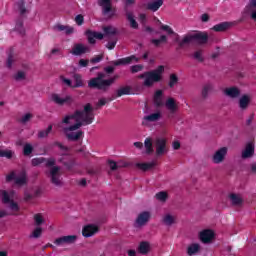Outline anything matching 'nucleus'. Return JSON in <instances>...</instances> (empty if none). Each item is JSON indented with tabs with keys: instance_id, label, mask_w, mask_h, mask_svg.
Listing matches in <instances>:
<instances>
[{
	"instance_id": "4",
	"label": "nucleus",
	"mask_w": 256,
	"mask_h": 256,
	"mask_svg": "<svg viewBox=\"0 0 256 256\" xmlns=\"http://www.w3.org/2000/svg\"><path fill=\"white\" fill-rule=\"evenodd\" d=\"M117 79H119V76L115 75L114 77L105 80V74L100 73L96 78H92L89 81L88 87L92 89H100V91H107L109 87H111L113 83L117 81Z\"/></svg>"
},
{
	"instance_id": "40",
	"label": "nucleus",
	"mask_w": 256,
	"mask_h": 256,
	"mask_svg": "<svg viewBox=\"0 0 256 256\" xmlns=\"http://www.w3.org/2000/svg\"><path fill=\"white\" fill-rule=\"evenodd\" d=\"M15 152L9 149H0V157H5L6 159H13Z\"/></svg>"
},
{
	"instance_id": "60",
	"label": "nucleus",
	"mask_w": 256,
	"mask_h": 256,
	"mask_svg": "<svg viewBox=\"0 0 256 256\" xmlns=\"http://www.w3.org/2000/svg\"><path fill=\"white\" fill-rule=\"evenodd\" d=\"M18 7L21 15H25V13H27V9H25V2H23V0H21V3L18 4Z\"/></svg>"
},
{
	"instance_id": "64",
	"label": "nucleus",
	"mask_w": 256,
	"mask_h": 256,
	"mask_svg": "<svg viewBox=\"0 0 256 256\" xmlns=\"http://www.w3.org/2000/svg\"><path fill=\"white\" fill-rule=\"evenodd\" d=\"M87 65H89V60L80 59V61H79L80 67H87Z\"/></svg>"
},
{
	"instance_id": "43",
	"label": "nucleus",
	"mask_w": 256,
	"mask_h": 256,
	"mask_svg": "<svg viewBox=\"0 0 256 256\" xmlns=\"http://www.w3.org/2000/svg\"><path fill=\"white\" fill-rule=\"evenodd\" d=\"M151 43L155 45V47H159L161 43H167V36L162 35L160 39H152Z\"/></svg>"
},
{
	"instance_id": "20",
	"label": "nucleus",
	"mask_w": 256,
	"mask_h": 256,
	"mask_svg": "<svg viewBox=\"0 0 256 256\" xmlns=\"http://www.w3.org/2000/svg\"><path fill=\"white\" fill-rule=\"evenodd\" d=\"M255 155V146L253 143H248L242 151V159H249Z\"/></svg>"
},
{
	"instance_id": "41",
	"label": "nucleus",
	"mask_w": 256,
	"mask_h": 256,
	"mask_svg": "<svg viewBox=\"0 0 256 256\" xmlns=\"http://www.w3.org/2000/svg\"><path fill=\"white\" fill-rule=\"evenodd\" d=\"M73 79L75 81V84L72 86L73 89L83 87V78L81 77V74H74Z\"/></svg>"
},
{
	"instance_id": "19",
	"label": "nucleus",
	"mask_w": 256,
	"mask_h": 256,
	"mask_svg": "<svg viewBox=\"0 0 256 256\" xmlns=\"http://www.w3.org/2000/svg\"><path fill=\"white\" fill-rule=\"evenodd\" d=\"M214 237L215 233L212 230H203L200 232V240L202 243H211Z\"/></svg>"
},
{
	"instance_id": "1",
	"label": "nucleus",
	"mask_w": 256,
	"mask_h": 256,
	"mask_svg": "<svg viewBox=\"0 0 256 256\" xmlns=\"http://www.w3.org/2000/svg\"><path fill=\"white\" fill-rule=\"evenodd\" d=\"M73 121H75V124L71 125ZM93 121H95V113H93V107L90 103L84 106V110H78L66 116L62 120V123H65V125H70L63 128L66 139L68 141H79V139H83L84 132L79 129L84 125H91Z\"/></svg>"
},
{
	"instance_id": "17",
	"label": "nucleus",
	"mask_w": 256,
	"mask_h": 256,
	"mask_svg": "<svg viewBox=\"0 0 256 256\" xmlns=\"http://www.w3.org/2000/svg\"><path fill=\"white\" fill-rule=\"evenodd\" d=\"M89 51H90L89 46H85L83 44H75L71 51V54L79 56L85 53H89Z\"/></svg>"
},
{
	"instance_id": "39",
	"label": "nucleus",
	"mask_w": 256,
	"mask_h": 256,
	"mask_svg": "<svg viewBox=\"0 0 256 256\" xmlns=\"http://www.w3.org/2000/svg\"><path fill=\"white\" fill-rule=\"evenodd\" d=\"M138 251H139V253H141V255H147V253H149V251H150L149 243L148 242H142L139 245Z\"/></svg>"
},
{
	"instance_id": "27",
	"label": "nucleus",
	"mask_w": 256,
	"mask_h": 256,
	"mask_svg": "<svg viewBox=\"0 0 256 256\" xmlns=\"http://www.w3.org/2000/svg\"><path fill=\"white\" fill-rule=\"evenodd\" d=\"M209 37L205 33H194V42L199 43V45H205Z\"/></svg>"
},
{
	"instance_id": "28",
	"label": "nucleus",
	"mask_w": 256,
	"mask_h": 256,
	"mask_svg": "<svg viewBox=\"0 0 256 256\" xmlns=\"http://www.w3.org/2000/svg\"><path fill=\"white\" fill-rule=\"evenodd\" d=\"M195 43V34H187L181 41L178 42L179 47Z\"/></svg>"
},
{
	"instance_id": "48",
	"label": "nucleus",
	"mask_w": 256,
	"mask_h": 256,
	"mask_svg": "<svg viewBox=\"0 0 256 256\" xmlns=\"http://www.w3.org/2000/svg\"><path fill=\"white\" fill-rule=\"evenodd\" d=\"M23 153L26 157H29V155L33 153V146L29 143L25 144L23 148Z\"/></svg>"
},
{
	"instance_id": "12",
	"label": "nucleus",
	"mask_w": 256,
	"mask_h": 256,
	"mask_svg": "<svg viewBox=\"0 0 256 256\" xmlns=\"http://www.w3.org/2000/svg\"><path fill=\"white\" fill-rule=\"evenodd\" d=\"M160 120H161V112L157 111L144 116L142 125L147 126L149 125V123H157V121H160Z\"/></svg>"
},
{
	"instance_id": "54",
	"label": "nucleus",
	"mask_w": 256,
	"mask_h": 256,
	"mask_svg": "<svg viewBox=\"0 0 256 256\" xmlns=\"http://www.w3.org/2000/svg\"><path fill=\"white\" fill-rule=\"evenodd\" d=\"M143 69H144V66L139 64V65L131 66L130 71H131V73H139V72L143 71Z\"/></svg>"
},
{
	"instance_id": "31",
	"label": "nucleus",
	"mask_w": 256,
	"mask_h": 256,
	"mask_svg": "<svg viewBox=\"0 0 256 256\" xmlns=\"http://www.w3.org/2000/svg\"><path fill=\"white\" fill-rule=\"evenodd\" d=\"M14 183L20 187L25 185L27 183V174H25V172H21L19 175H16Z\"/></svg>"
},
{
	"instance_id": "6",
	"label": "nucleus",
	"mask_w": 256,
	"mask_h": 256,
	"mask_svg": "<svg viewBox=\"0 0 256 256\" xmlns=\"http://www.w3.org/2000/svg\"><path fill=\"white\" fill-rule=\"evenodd\" d=\"M227 153H229V148L227 147L217 149L211 157L212 163H214V165H221V163L227 159Z\"/></svg>"
},
{
	"instance_id": "21",
	"label": "nucleus",
	"mask_w": 256,
	"mask_h": 256,
	"mask_svg": "<svg viewBox=\"0 0 256 256\" xmlns=\"http://www.w3.org/2000/svg\"><path fill=\"white\" fill-rule=\"evenodd\" d=\"M165 107L169 110V113H177L179 110V105H177L174 98H168L165 102Z\"/></svg>"
},
{
	"instance_id": "52",
	"label": "nucleus",
	"mask_w": 256,
	"mask_h": 256,
	"mask_svg": "<svg viewBox=\"0 0 256 256\" xmlns=\"http://www.w3.org/2000/svg\"><path fill=\"white\" fill-rule=\"evenodd\" d=\"M45 161H47V159H45L44 157L33 158L32 165L33 167H37V165H41V163H45Z\"/></svg>"
},
{
	"instance_id": "10",
	"label": "nucleus",
	"mask_w": 256,
	"mask_h": 256,
	"mask_svg": "<svg viewBox=\"0 0 256 256\" xmlns=\"http://www.w3.org/2000/svg\"><path fill=\"white\" fill-rule=\"evenodd\" d=\"M255 7H256V0H251L249 2V4L245 7V9H244V11L242 13V18H241L240 21H243V19H245V17H247V15H250L251 19L256 21Z\"/></svg>"
},
{
	"instance_id": "24",
	"label": "nucleus",
	"mask_w": 256,
	"mask_h": 256,
	"mask_svg": "<svg viewBox=\"0 0 256 256\" xmlns=\"http://www.w3.org/2000/svg\"><path fill=\"white\" fill-rule=\"evenodd\" d=\"M162 6L163 0H154L146 5V9H148V11H153V13H155V11H159V8H161Z\"/></svg>"
},
{
	"instance_id": "9",
	"label": "nucleus",
	"mask_w": 256,
	"mask_h": 256,
	"mask_svg": "<svg viewBox=\"0 0 256 256\" xmlns=\"http://www.w3.org/2000/svg\"><path fill=\"white\" fill-rule=\"evenodd\" d=\"M0 197L2 203H4V205H8L11 211H19V205L17 204V202L11 200L9 193L7 191L0 190Z\"/></svg>"
},
{
	"instance_id": "56",
	"label": "nucleus",
	"mask_w": 256,
	"mask_h": 256,
	"mask_svg": "<svg viewBox=\"0 0 256 256\" xmlns=\"http://www.w3.org/2000/svg\"><path fill=\"white\" fill-rule=\"evenodd\" d=\"M60 80L62 81V83H64V85H67V87H72L73 88V82L71 81V79H67L65 78V76H60Z\"/></svg>"
},
{
	"instance_id": "26",
	"label": "nucleus",
	"mask_w": 256,
	"mask_h": 256,
	"mask_svg": "<svg viewBox=\"0 0 256 256\" xmlns=\"http://www.w3.org/2000/svg\"><path fill=\"white\" fill-rule=\"evenodd\" d=\"M53 30L54 31H64L66 35H71L73 34V27L71 26H65L63 24H56L54 27H53Z\"/></svg>"
},
{
	"instance_id": "23",
	"label": "nucleus",
	"mask_w": 256,
	"mask_h": 256,
	"mask_svg": "<svg viewBox=\"0 0 256 256\" xmlns=\"http://www.w3.org/2000/svg\"><path fill=\"white\" fill-rule=\"evenodd\" d=\"M229 199L234 207H241L243 205V197L239 194L232 193L229 195Z\"/></svg>"
},
{
	"instance_id": "49",
	"label": "nucleus",
	"mask_w": 256,
	"mask_h": 256,
	"mask_svg": "<svg viewBox=\"0 0 256 256\" xmlns=\"http://www.w3.org/2000/svg\"><path fill=\"white\" fill-rule=\"evenodd\" d=\"M193 59L199 61V63H203V50H197L194 52Z\"/></svg>"
},
{
	"instance_id": "22",
	"label": "nucleus",
	"mask_w": 256,
	"mask_h": 256,
	"mask_svg": "<svg viewBox=\"0 0 256 256\" xmlns=\"http://www.w3.org/2000/svg\"><path fill=\"white\" fill-rule=\"evenodd\" d=\"M133 61H135V63H138L139 58H137L135 55H132L130 57L119 59V60L113 62V64L116 66L129 65V63H133Z\"/></svg>"
},
{
	"instance_id": "44",
	"label": "nucleus",
	"mask_w": 256,
	"mask_h": 256,
	"mask_svg": "<svg viewBox=\"0 0 256 256\" xmlns=\"http://www.w3.org/2000/svg\"><path fill=\"white\" fill-rule=\"evenodd\" d=\"M34 223L37 227H40V225H43V223H45V219L43 218V215L41 214L34 215Z\"/></svg>"
},
{
	"instance_id": "51",
	"label": "nucleus",
	"mask_w": 256,
	"mask_h": 256,
	"mask_svg": "<svg viewBox=\"0 0 256 256\" xmlns=\"http://www.w3.org/2000/svg\"><path fill=\"white\" fill-rule=\"evenodd\" d=\"M41 233H43V228L37 227L31 234L30 237H33L34 239H39L41 237Z\"/></svg>"
},
{
	"instance_id": "36",
	"label": "nucleus",
	"mask_w": 256,
	"mask_h": 256,
	"mask_svg": "<svg viewBox=\"0 0 256 256\" xmlns=\"http://www.w3.org/2000/svg\"><path fill=\"white\" fill-rule=\"evenodd\" d=\"M51 131H53V125H49L45 130H40L38 132V139H46V137H49Z\"/></svg>"
},
{
	"instance_id": "53",
	"label": "nucleus",
	"mask_w": 256,
	"mask_h": 256,
	"mask_svg": "<svg viewBox=\"0 0 256 256\" xmlns=\"http://www.w3.org/2000/svg\"><path fill=\"white\" fill-rule=\"evenodd\" d=\"M161 29L162 31H166V33H168V35H177L175 33V31H173V28H171L169 25H161Z\"/></svg>"
},
{
	"instance_id": "16",
	"label": "nucleus",
	"mask_w": 256,
	"mask_h": 256,
	"mask_svg": "<svg viewBox=\"0 0 256 256\" xmlns=\"http://www.w3.org/2000/svg\"><path fill=\"white\" fill-rule=\"evenodd\" d=\"M98 232H99V227L93 224H89L83 228L82 235L83 237H93V235H95V233H98Z\"/></svg>"
},
{
	"instance_id": "59",
	"label": "nucleus",
	"mask_w": 256,
	"mask_h": 256,
	"mask_svg": "<svg viewBox=\"0 0 256 256\" xmlns=\"http://www.w3.org/2000/svg\"><path fill=\"white\" fill-rule=\"evenodd\" d=\"M109 101H111V99L101 98L97 103V107H103V106L107 105L109 103Z\"/></svg>"
},
{
	"instance_id": "29",
	"label": "nucleus",
	"mask_w": 256,
	"mask_h": 256,
	"mask_svg": "<svg viewBox=\"0 0 256 256\" xmlns=\"http://www.w3.org/2000/svg\"><path fill=\"white\" fill-rule=\"evenodd\" d=\"M154 104L156 107H163V90H157L154 94Z\"/></svg>"
},
{
	"instance_id": "11",
	"label": "nucleus",
	"mask_w": 256,
	"mask_h": 256,
	"mask_svg": "<svg viewBox=\"0 0 256 256\" xmlns=\"http://www.w3.org/2000/svg\"><path fill=\"white\" fill-rule=\"evenodd\" d=\"M77 241V235H68V236H62L60 238H57L55 240V245L61 246V245H71Z\"/></svg>"
},
{
	"instance_id": "8",
	"label": "nucleus",
	"mask_w": 256,
	"mask_h": 256,
	"mask_svg": "<svg viewBox=\"0 0 256 256\" xmlns=\"http://www.w3.org/2000/svg\"><path fill=\"white\" fill-rule=\"evenodd\" d=\"M51 101H53V103H55L56 105H60L61 107H63V105H73L74 102L73 96H62L61 94H52Z\"/></svg>"
},
{
	"instance_id": "14",
	"label": "nucleus",
	"mask_w": 256,
	"mask_h": 256,
	"mask_svg": "<svg viewBox=\"0 0 256 256\" xmlns=\"http://www.w3.org/2000/svg\"><path fill=\"white\" fill-rule=\"evenodd\" d=\"M224 95L230 99H239L241 97V89L233 86L224 89Z\"/></svg>"
},
{
	"instance_id": "30",
	"label": "nucleus",
	"mask_w": 256,
	"mask_h": 256,
	"mask_svg": "<svg viewBox=\"0 0 256 256\" xmlns=\"http://www.w3.org/2000/svg\"><path fill=\"white\" fill-rule=\"evenodd\" d=\"M126 19L129 21L130 27L132 29H138L139 28V24L135 20V16L133 15V12L127 11L126 12Z\"/></svg>"
},
{
	"instance_id": "2",
	"label": "nucleus",
	"mask_w": 256,
	"mask_h": 256,
	"mask_svg": "<svg viewBox=\"0 0 256 256\" xmlns=\"http://www.w3.org/2000/svg\"><path fill=\"white\" fill-rule=\"evenodd\" d=\"M163 73H165V66L160 65L152 71H146L137 76V79H144L143 87H153L155 83H159L163 79Z\"/></svg>"
},
{
	"instance_id": "5",
	"label": "nucleus",
	"mask_w": 256,
	"mask_h": 256,
	"mask_svg": "<svg viewBox=\"0 0 256 256\" xmlns=\"http://www.w3.org/2000/svg\"><path fill=\"white\" fill-rule=\"evenodd\" d=\"M153 143H154L157 157H163V155H166V153H169V148L167 147L166 138L157 137Z\"/></svg>"
},
{
	"instance_id": "46",
	"label": "nucleus",
	"mask_w": 256,
	"mask_h": 256,
	"mask_svg": "<svg viewBox=\"0 0 256 256\" xmlns=\"http://www.w3.org/2000/svg\"><path fill=\"white\" fill-rule=\"evenodd\" d=\"M177 83H179V77H177L176 74H171L169 84H168L169 87L173 88L175 87V85H177Z\"/></svg>"
},
{
	"instance_id": "37",
	"label": "nucleus",
	"mask_w": 256,
	"mask_h": 256,
	"mask_svg": "<svg viewBox=\"0 0 256 256\" xmlns=\"http://www.w3.org/2000/svg\"><path fill=\"white\" fill-rule=\"evenodd\" d=\"M229 27H231V23L229 22H222L220 24H217L213 27V29L217 32H221V31H227V29H229Z\"/></svg>"
},
{
	"instance_id": "3",
	"label": "nucleus",
	"mask_w": 256,
	"mask_h": 256,
	"mask_svg": "<svg viewBox=\"0 0 256 256\" xmlns=\"http://www.w3.org/2000/svg\"><path fill=\"white\" fill-rule=\"evenodd\" d=\"M46 167H51L46 171V176L50 179L52 185L56 187L63 186V178L61 177V167L55 166V158H50L46 160Z\"/></svg>"
},
{
	"instance_id": "61",
	"label": "nucleus",
	"mask_w": 256,
	"mask_h": 256,
	"mask_svg": "<svg viewBox=\"0 0 256 256\" xmlns=\"http://www.w3.org/2000/svg\"><path fill=\"white\" fill-rule=\"evenodd\" d=\"M85 21V18H83V15L79 14L75 17V22L77 25H83V22Z\"/></svg>"
},
{
	"instance_id": "45",
	"label": "nucleus",
	"mask_w": 256,
	"mask_h": 256,
	"mask_svg": "<svg viewBox=\"0 0 256 256\" xmlns=\"http://www.w3.org/2000/svg\"><path fill=\"white\" fill-rule=\"evenodd\" d=\"M105 35H116L117 34V28L113 26H106L103 29Z\"/></svg>"
},
{
	"instance_id": "57",
	"label": "nucleus",
	"mask_w": 256,
	"mask_h": 256,
	"mask_svg": "<svg viewBox=\"0 0 256 256\" xmlns=\"http://www.w3.org/2000/svg\"><path fill=\"white\" fill-rule=\"evenodd\" d=\"M14 79H15L16 81H23V79H25V72H23V71L17 72V73L15 74V76H14Z\"/></svg>"
},
{
	"instance_id": "38",
	"label": "nucleus",
	"mask_w": 256,
	"mask_h": 256,
	"mask_svg": "<svg viewBox=\"0 0 256 256\" xmlns=\"http://www.w3.org/2000/svg\"><path fill=\"white\" fill-rule=\"evenodd\" d=\"M131 87L125 86L116 91V97H123V95H130Z\"/></svg>"
},
{
	"instance_id": "35",
	"label": "nucleus",
	"mask_w": 256,
	"mask_h": 256,
	"mask_svg": "<svg viewBox=\"0 0 256 256\" xmlns=\"http://www.w3.org/2000/svg\"><path fill=\"white\" fill-rule=\"evenodd\" d=\"M108 167L111 169V171H117V169H121V167H126V165L121 162L117 163L113 160H108Z\"/></svg>"
},
{
	"instance_id": "47",
	"label": "nucleus",
	"mask_w": 256,
	"mask_h": 256,
	"mask_svg": "<svg viewBox=\"0 0 256 256\" xmlns=\"http://www.w3.org/2000/svg\"><path fill=\"white\" fill-rule=\"evenodd\" d=\"M32 118H33V115L31 113H27L19 119V123H22V125H25L26 123H29Z\"/></svg>"
},
{
	"instance_id": "7",
	"label": "nucleus",
	"mask_w": 256,
	"mask_h": 256,
	"mask_svg": "<svg viewBox=\"0 0 256 256\" xmlns=\"http://www.w3.org/2000/svg\"><path fill=\"white\" fill-rule=\"evenodd\" d=\"M98 5L102 7V14L108 15L110 19L117 15V9L111 6V0H98Z\"/></svg>"
},
{
	"instance_id": "42",
	"label": "nucleus",
	"mask_w": 256,
	"mask_h": 256,
	"mask_svg": "<svg viewBox=\"0 0 256 256\" xmlns=\"http://www.w3.org/2000/svg\"><path fill=\"white\" fill-rule=\"evenodd\" d=\"M212 91H213V85L212 84L204 85V87L202 89V97L204 99H207L209 93H211Z\"/></svg>"
},
{
	"instance_id": "55",
	"label": "nucleus",
	"mask_w": 256,
	"mask_h": 256,
	"mask_svg": "<svg viewBox=\"0 0 256 256\" xmlns=\"http://www.w3.org/2000/svg\"><path fill=\"white\" fill-rule=\"evenodd\" d=\"M17 178V174L15 171L10 172L8 175H6V183H11V181H15Z\"/></svg>"
},
{
	"instance_id": "18",
	"label": "nucleus",
	"mask_w": 256,
	"mask_h": 256,
	"mask_svg": "<svg viewBox=\"0 0 256 256\" xmlns=\"http://www.w3.org/2000/svg\"><path fill=\"white\" fill-rule=\"evenodd\" d=\"M86 35H87L88 43H90V45H95L96 43L95 39H100V40L103 39V33H100V32L88 30L86 31Z\"/></svg>"
},
{
	"instance_id": "58",
	"label": "nucleus",
	"mask_w": 256,
	"mask_h": 256,
	"mask_svg": "<svg viewBox=\"0 0 256 256\" xmlns=\"http://www.w3.org/2000/svg\"><path fill=\"white\" fill-rule=\"evenodd\" d=\"M16 30L19 31L21 35H25V29H23V22L19 21L16 23Z\"/></svg>"
},
{
	"instance_id": "15",
	"label": "nucleus",
	"mask_w": 256,
	"mask_h": 256,
	"mask_svg": "<svg viewBox=\"0 0 256 256\" xmlns=\"http://www.w3.org/2000/svg\"><path fill=\"white\" fill-rule=\"evenodd\" d=\"M149 219H151V213L144 211L141 212L137 219H136V227H143V225H147L149 222Z\"/></svg>"
},
{
	"instance_id": "63",
	"label": "nucleus",
	"mask_w": 256,
	"mask_h": 256,
	"mask_svg": "<svg viewBox=\"0 0 256 256\" xmlns=\"http://www.w3.org/2000/svg\"><path fill=\"white\" fill-rule=\"evenodd\" d=\"M15 59L13 58V55H9L8 59H7V67L9 69H11V67H13V63H14Z\"/></svg>"
},
{
	"instance_id": "34",
	"label": "nucleus",
	"mask_w": 256,
	"mask_h": 256,
	"mask_svg": "<svg viewBox=\"0 0 256 256\" xmlns=\"http://www.w3.org/2000/svg\"><path fill=\"white\" fill-rule=\"evenodd\" d=\"M144 147L146 149V155H151V153H154L153 149V140L151 138H146L144 141Z\"/></svg>"
},
{
	"instance_id": "33",
	"label": "nucleus",
	"mask_w": 256,
	"mask_h": 256,
	"mask_svg": "<svg viewBox=\"0 0 256 256\" xmlns=\"http://www.w3.org/2000/svg\"><path fill=\"white\" fill-rule=\"evenodd\" d=\"M200 250H201V245L197 243L191 244L187 248V255L189 256L196 255V253H199Z\"/></svg>"
},
{
	"instance_id": "32",
	"label": "nucleus",
	"mask_w": 256,
	"mask_h": 256,
	"mask_svg": "<svg viewBox=\"0 0 256 256\" xmlns=\"http://www.w3.org/2000/svg\"><path fill=\"white\" fill-rule=\"evenodd\" d=\"M157 165V162H148V163H137L136 167L138 169H141V171H149L150 169H153Z\"/></svg>"
},
{
	"instance_id": "62",
	"label": "nucleus",
	"mask_w": 256,
	"mask_h": 256,
	"mask_svg": "<svg viewBox=\"0 0 256 256\" xmlns=\"http://www.w3.org/2000/svg\"><path fill=\"white\" fill-rule=\"evenodd\" d=\"M117 45V39H114L112 41H109L106 45L107 49H115V46Z\"/></svg>"
},
{
	"instance_id": "25",
	"label": "nucleus",
	"mask_w": 256,
	"mask_h": 256,
	"mask_svg": "<svg viewBox=\"0 0 256 256\" xmlns=\"http://www.w3.org/2000/svg\"><path fill=\"white\" fill-rule=\"evenodd\" d=\"M176 222H177V217L175 215L165 214L162 217V223L163 225H166V227H171V225H175Z\"/></svg>"
},
{
	"instance_id": "13",
	"label": "nucleus",
	"mask_w": 256,
	"mask_h": 256,
	"mask_svg": "<svg viewBox=\"0 0 256 256\" xmlns=\"http://www.w3.org/2000/svg\"><path fill=\"white\" fill-rule=\"evenodd\" d=\"M251 105V96L248 94L242 95L238 100V107L240 111H247Z\"/></svg>"
},
{
	"instance_id": "50",
	"label": "nucleus",
	"mask_w": 256,
	"mask_h": 256,
	"mask_svg": "<svg viewBox=\"0 0 256 256\" xmlns=\"http://www.w3.org/2000/svg\"><path fill=\"white\" fill-rule=\"evenodd\" d=\"M156 199L165 203L167 201V192H159L156 194Z\"/></svg>"
}]
</instances>
